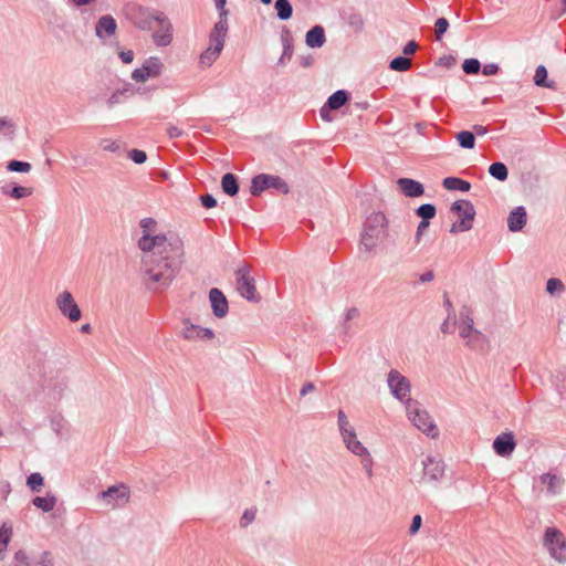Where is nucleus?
<instances>
[{"label":"nucleus","instance_id":"1","mask_svg":"<svg viewBox=\"0 0 566 566\" xmlns=\"http://www.w3.org/2000/svg\"><path fill=\"white\" fill-rule=\"evenodd\" d=\"M138 248L143 251L142 273L146 287L150 291L166 290L181 269L185 249L178 234L170 238L142 235Z\"/></svg>","mask_w":566,"mask_h":566},{"label":"nucleus","instance_id":"2","mask_svg":"<svg viewBox=\"0 0 566 566\" xmlns=\"http://www.w3.org/2000/svg\"><path fill=\"white\" fill-rule=\"evenodd\" d=\"M160 11L151 10L135 2H129L124 7V14L137 29L150 31L155 27Z\"/></svg>","mask_w":566,"mask_h":566},{"label":"nucleus","instance_id":"3","mask_svg":"<svg viewBox=\"0 0 566 566\" xmlns=\"http://www.w3.org/2000/svg\"><path fill=\"white\" fill-rule=\"evenodd\" d=\"M406 411L409 420L420 431L431 438H436L439 434L438 427L433 422L431 416L427 410L420 408V403L413 399L406 400Z\"/></svg>","mask_w":566,"mask_h":566},{"label":"nucleus","instance_id":"4","mask_svg":"<svg viewBox=\"0 0 566 566\" xmlns=\"http://www.w3.org/2000/svg\"><path fill=\"white\" fill-rule=\"evenodd\" d=\"M386 226L387 219L381 212H374L366 219L360 235V244L366 251H371L377 245Z\"/></svg>","mask_w":566,"mask_h":566},{"label":"nucleus","instance_id":"5","mask_svg":"<svg viewBox=\"0 0 566 566\" xmlns=\"http://www.w3.org/2000/svg\"><path fill=\"white\" fill-rule=\"evenodd\" d=\"M451 211L460 218L451 228V233L467 232L472 229L475 217V209L469 200H457L451 206Z\"/></svg>","mask_w":566,"mask_h":566},{"label":"nucleus","instance_id":"6","mask_svg":"<svg viewBox=\"0 0 566 566\" xmlns=\"http://www.w3.org/2000/svg\"><path fill=\"white\" fill-rule=\"evenodd\" d=\"M543 545L556 562L559 564L566 563V537L558 528H546L543 537Z\"/></svg>","mask_w":566,"mask_h":566},{"label":"nucleus","instance_id":"7","mask_svg":"<svg viewBox=\"0 0 566 566\" xmlns=\"http://www.w3.org/2000/svg\"><path fill=\"white\" fill-rule=\"evenodd\" d=\"M269 189H275L283 195L290 192L289 185L280 176L259 174L252 178L250 187L252 196H260L263 191Z\"/></svg>","mask_w":566,"mask_h":566},{"label":"nucleus","instance_id":"8","mask_svg":"<svg viewBox=\"0 0 566 566\" xmlns=\"http://www.w3.org/2000/svg\"><path fill=\"white\" fill-rule=\"evenodd\" d=\"M250 266L244 264L237 270V290L240 295L248 301L258 302L260 296L256 294L255 281L250 275Z\"/></svg>","mask_w":566,"mask_h":566},{"label":"nucleus","instance_id":"9","mask_svg":"<svg viewBox=\"0 0 566 566\" xmlns=\"http://www.w3.org/2000/svg\"><path fill=\"white\" fill-rule=\"evenodd\" d=\"M388 387L390 389L391 395L406 403L407 399L410 398L411 385L407 377H405L397 369H391L388 373L387 377Z\"/></svg>","mask_w":566,"mask_h":566},{"label":"nucleus","instance_id":"10","mask_svg":"<svg viewBox=\"0 0 566 566\" xmlns=\"http://www.w3.org/2000/svg\"><path fill=\"white\" fill-rule=\"evenodd\" d=\"M164 64L157 56H150L147 59L142 67L133 71L132 78L135 82H146L148 78L158 77L161 74Z\"/></svg>","mask_w":566,"mask_h":566},{"label":"nucleus","instance_id":"11","mask_svg":"<svg viewBox=\"0 0 566 566\" xmlns=\"http://www.w3.org/2000/svg\"><path fill=\"white\" fill-rule=\"evenodd\" d=\"M56 306L62 315L69 318L72 323L78 322L82 317V312L72 293L69 291H63L57 295Z\"/></svg>","mask_w":566,"mask_h":566},{"label":"nucleus","instance_id":"12","mask_svg":"<svg viewBox=\"0 0 566 566\" xmlns=\"http://www.w3.org/2000/svg\"><path fill=\"white\" fill-rule=\"evenodd\" d=\"M155 24L158 25L153 34V41L157 46H168L172 42V24L164 12H159Z\"/></svg>","mask_w":566,"mask_h":566},{"label":"nucleus","instance_id":"13","mask_svg":"<svg viewBox=\"0 0 566 566\" xmlns=\"http://www.w3.org/2000/svg\"><path fill=\"white\" fill-rule=\"evenodd\" d=\"M98 496L104 500L107 505L116 507L128 502L129 490L124 484L113 485L109 486L106 491L101 492Z\"/></svg>","mask_w":566,"mask_h":566},{"label":"nucleus","instance_id":"14","mask_svg":"<svg viewBox=\"0 0 566 566\" xmlns=\"http://www.w3.org/2000/svg\"><path fill=\"white\" fill-rule=\"evenodd\" d=\"M423 467V480L429 482L439 481L444 474V463L441 459H437L434 457H427L422 461Z\"/></svg>","mask_w":566,"mask_h":566},{"label":"nucleus","instance_id":"15","mask_svg":"<svg viewBox=\"0 0 566 566\" xmlns=\"http://www.w3.org/2000/svg\"><path fill=\"white\" fill-rule=\"evenodd\" d=\"M515 447L516 443L512 432L501 433L493 441V449L500 457L511 455Z\"/></svg>","mask_w":566,"mask_h":566},{"label":"nucleus","instance_id":"16","mask_svg":"<svg viewBox=\"0 0 566 566\" xmlns=\"http://www.w3.org/2000/svg\"><path fill=\"white\" fill-rule=\"evenodd\" d=\"M209 300L212 313L216 317L222 318L228 314L229 305L224 294L217 287L209 291Z\"/></svg>","mask_w":566,"mask_h":566},{"label":"nucleus","instance_id":"17","mask_svg":"<svg viewBox=\"0 0 566 566\" xmlns=\"http://www.w3.org/2000/svg\"><path fill=\"white\" fill-rule=\"evenodd\" d=\"M182 336L188 340L212 339L214 337V333L210 328L200 327L189 321H185Z\"/></svg>","mask_w":566,"mask_h":566},{"label":"nucleus","instance_id":"18","mask_svg":"<svg viewBox=\"0 0 566 566\" xmlns=\"http://www.w3.org/2000/svg\"><path fill=\"white\" fill-rule=\"evenodd\" d=\"M399 190L409 198H418L424 193L423 185L415 179L399 178L397 180Z\"/></svg>","mask_w":566,"mask_h":566},{"label":"nucleus","instance_id":"19","mask_svg":"<svg viewBox=\"0 0 566 566\" xmlns=\"http://www.w3.org/2000/svg\"><path fill=\"white\" fill-rule=\"evenodd\" d=\"M0 191L6 197L20 200L30 197L33 193V188L8 182L0 187Z\"/></svg>","mask_w":566,"mask_h":566},{"label":"nucleus","instance_id":"20","mask_svg":"<svg viewBox=\"0 0 566 566\" xmlns=\"http://www.w3.org/2000/svg\"><path fill=\"white\" fill-rule=\"evenodd\" d=\"M527 221V213L524 207L520 206L514 208L507 218V227L512 232L521 231Z\"/></svg>","mask_w":566,"mask_h":566},{"label":"nucleus","instance_id":"21","mask_svg":"<svg viewBox=\"0 0 566 566\" xmlns=\"http://www.w3.org/2000/svg\"><path fill=\"white\" fill-rule=\"evenodd\" d=\"M228 11H220V19L214 24L212 31L209 35V42L210 43H217L222 42V45H224V39L228 32V20H227Z\"/></svg>","mask_w":566,"mask_h":566},{"label":"nucleus","instance_id":"22","mask_svg":"<svg viewBox=\"0 0 566 566\" xmlns=\"http://www.w3.org/2000/svg\"><path fill=\"white\" fill-rule=\"evenodd\" d=\"M117 28L116 21L112 15H103L96 23L95 32L101 39L111 36L115 33Z\"/></svg>","mask_w":566,"mask_h":566},{"label":"nucleus","instance_id":"23","mask_svg":"<svg viewBox=\"0 0 566 566\" xmlns=\"http://www.w3.org/2000/svg\"><path fill=\"white\" fill-rule=\"evenodd\" d=\"M326 41L325 31L322 25H315L310 29L305 36L306 45L310 48H322Z\"/></svg>","mask_w":566,"mask_h":566},{"label":"nucleus","instance_id":"24","mask_svg":"<svg viewBox=\"0 0 566 566\" xmlns=\"http://www.w3.org/2000/svg\"><path fill=\"white\" fill-rule=\"evenodd\" d=\"M342 438L346 448L355 455H361L368 451V449L357 439L356 431L346 433L342 436Z\"/></svg>","mask_w":566,"mask_h":566},{"label":"nucleus","instance_id":"25","mask_svg":"<svg viewBox=\"0 0 566 566\" xmlns=\"http://www.w3.org/2000/svg\"><path fill=\"white\" fill-rule=\"evenodd\" d=\"M69 378L64 371H57L55 376L46 379L48 387L55 394L61 395L67 387Z\"/></svg>","mask_w":566,"mask_h":566},{"label":"nucleus","instance_id":"26","mask_svg":"<svg viewBox=\"0 0 566 566\" xmlns=\"http://www.w3.org/2000/svg\"><path fill=\"white\" fill-rule=\"evenodd\" d=\"M222 49V42L210 43V46L201 53L200 63L210 66L218 59Z\"/></svg>","mask_w":566,"mask_h":566},{"label":"nucleus","instance_id":"27","mask_svg":"<svg viewBox=\"0 0 566 566\" xmlns=\"http://www.w3.org/2000/svg\"><path fill=\"white\" fill-rule=\"evenodd\" d=\"M350 94L345 90H338L333 93L325 103L329 109L336 111L349 101Z\"/></svg>","mask_w":566,"mask_h":566},{"label":"nucleus","instance_id":"28","mask_svg":"<svg viewBox=\"0 0 566 566\" xmlns=\"http://www.w3.org/2000/svg\"><path fill=\"white\" fill-rule=\"evenodd\" d=\"M221 188L228 196H235L239 192V182L237 176L231 172L224 174L221 178Z\"/></svg>","mask_w":566,"mask_h":566},{"label":"nucleus","instance_id":"29","mask_svg":"<svg viewBox=\"0 0 566 566\" xmlns=\"http://www.w3.org/2000/svg\"><path fill=\"white\" fill-rule=\"evenodd\" d=\"M541 482L547 486L549 494H556L558 489L563 485L564 479L552 473H544L539 476Z\"/></svg>","mask_w":566,"mask_h":566},{"label":"nucleus","instance_id":"30","mask_svg":"<svg viewBox=\"0 0 566 566\" xmlns=\"http://www.w3.org/2000/svg\"><path fill=\"white\" fill-rule=\"evenodd\" d=\"M442 185L448 190L467 192L471 189V184L459 177H447L443 179Z\"/></svg>","mask_w":566,"mask_h":566},{"label":"nucleus","instance_id":"31","mask_svg":"<svg viewBox=\"0 0 566 566\" xmlns=\"http://www.w3.org/2000/svg\"><path fill=\"white\" fill-rule=\"evenodd\" d=\"M56 502L57 499L52 494H46V496H35L32 500V504L43 512H51L55 507Z\"/></svg>","mask_w":566,"mask_h":566},{"label":"nucleus","instance_id":"32","mask_svg":"<svg viewBox=\"0 0 566 566\" xmlns=\"http://www.w3.org/2000/svg\"><path fill=\"white\" fill-rule=\"evenodd\" d=\"M534 84L539 87L555 88V82L547 80V70L544 65H538L535 70Z\"/></svg>","mask_w":566,"mask_h":566},{"label":"nucleus","instance_id":"33","mask_svg":"<svg viewBox=\"0 0 566 566\" xmlns=\"http://www.w3.org/2000/svg\"><path fill=\"white\" fill-rule=\"evenodd\" d=\"M465 340L467 345L474 350H483L488 344L486 336L478 329H475Z\"/></svg>","mask_w":566,"mask_h":566},{"label":"nucleus","instance_id":"34","mask_svg":"<svg viewBox=\"0 0 566 566\" xmlns=\"http://www.w3.org/2000/svg\"><path fill=\"white\" fill-rule=\"evenodd\" d=\"M157 222L153 218H144L140 220V228L143 229V235H148L149 238H170L171 232L168 234H154Z\"/></svg>","mask_w":566,"mask_h":566},{"label":"nucleus","instance_id":"35","mask_svg":"<svg viewBox=\"0 0 566 566\" xmlns=\"http://www.w3.org/2000/svg\"><path fill=\"white\" fill-rule=\"evenodd\" d=\"M274 8L277 18L283 21L289 20L293 14V8L289 0H275Z\"/></svg>","mask_w":566,"mask_h":566},{"label":"nucleus","instance_id":"36","mask_svg":"<svg viewBox=\"0 0 566 566\" xmlns=\"http://www.w3.org/2000/svg\"><path fill=\"white\" fill-rule=\"evenodd\" d=\"M15 135V125L14 123L7 118L0 117V137L4 139L12 140Z\"/></svg>","mask_w":566,"mask_h":566},{"label":"nucleus","instance_id":"37","mask_svg":"<svg viewBox=\"0 0 566 566\" xmlns=\"http://www.w3.org/2000/svg\"><path fill=\"white\" fill-rule=\"evenodd\" d=\"M12 537V527L6 523L0 527V560L4 558V552Z\"/></svg>","mask_w":566,"mask_h":566},{"label":"nucleus","instance_id":"38","mask_svg":"<svg viewBox=\"0 0 566 566\" xmlns=\"http://www.w3.org/2000/svg\"><path fill=\"white\" fill-rule=\"evenodd\" d=\"M489 174L499 181H505L509 177L507 167L500 161L490 165Z\"/></svg>","mask_w":566,"mask_h":566},{"label":"nucleus","instance_id":"39","mask_svg":"<svg viewBox=\"0 0 566 566\" xmlns=\"http://www.w3.org/2000/svg\"><path fill=\"white\" fill-rule=\"evenodd\" d=\"M457 140L462 148L472 149L475 146V136L472 132L461 130L457 134Z\"/></svg>","mask_w":566,"mask_h":566},{"label":"nucleus","instance_id":"40","mask_svg":"<svg viewBox=\"0 0 566 566\" xmlns=\"http://www.w3.org/2000/svg\"><path fill=\"white\" fill-rule=\"evenodd\" d=\"M411 60L407 56H397L389 63V69L397 72H406L411 67Z\"/></svg>","mask_w":566,"mask_h":566},{"label":"nucleus","instance_id":"41","mask_svg":"<svg viewBox=\"0 0 566 566\" xmlns=\"http://www.w3.org/2000/svg\"><path fill=\"white\" fill-rule=\"evenodd\" d=\"M436 213L437 209L432 203H423L416 209V214L421 218V220L430 221V219L434 218Z\"/></svg>","mask_w":566,"mask_h":566},{"label":"nucleus","instance_id":"42","mask_svg":"<svg viewBox=\"0 0 566 566\" xmlns=\"http://www.w3.org/2000/svg\"><path fill=\"white\" fill-rule=\"evenodd\" d=\"M360 458V463L363 467V470L365 471L368 479H371L374 476V460L369 451L363 453L361 455H358Z\"/></svg>","mask_w":566,"mask_h":566},{"label":"nucleus","instance_id":"43","mask_svg":"<svg viewBox=\"0 0 566 566\" xmlns=\"http://www.w3.org/2000/svg\"><path fill=\"white\" fill-rule=\"evenodd\" d=\"M337 420H338V428H339L342 436L355 431L354 427L349 423L348 418L343 410L338 411Z\"/></svg>","mask_w":566,"mask_h":566},{"label":"nucleus","instance_id":"44","mask_svg":"<svg viewBox=\"0 0 566 566\" xmlns=\"http://www.w3.org/2000/svg\"><path fill=\"white\" fill-rule=\"evenodd\" d=\"M7 169L12 172H29L31 165L27 161L13 159L8 163Z\"/></svg>","mask_w":566,"mask_h":566},{"label":"nucleus","instance_id":"45","mask_svg":"<svg viewBox=\"0 0 566 566\" xmlns=\"http://www.w3.org/2000/svg\"><path fill=\"white\" fill-rule=\"evenodd\" d=\"M449 21L446 18H439L434 24L436 40L440 41L444 33L448 31Z\"/></svg>","mask_w":566,"mask_h":566},{"label":"nucleus","instance_id":"46","mask_svg":"<svg viewBox=\"0 0 566 566\" xmlns=\"http://www.w3.org/2000/svg\"><path fill=\"white\" fill-rule=\"evenodd\" d=\"M31 566H54L52 554L50 552H43L39 558L32 559Z\"/></svg>","mask_w":566,"mask_h":566},{"label":"nucleus","instance_id":"47","mask_svg":"<svg viewBox=\"0 0 566 566\" xmlns=\"http://www.w3.org/2000/svg\"><path fill=\"white\" fill-rule=\"evenodd\" d=\"M462 69L467 74H476L481 69V64L476 59H467L462 64Z\"/></svg>","mask_w":566,"mask_h":566},{"label":"nucleus","instance_id":"48","mask_svg":"<svg viewBox=\"0 0 566 566\" xmlns=\"http://www.w3.org/2000/svg\"><path fill=\"white\" fill-rule=\"evenodd\" d=\"M43 483V476L38 472L31 473L27 480V484L32 491H39V488L42 486Z\"/></svg>","mask_w":566,"mask_h":566},{"label":"nucleus","instance_id":"49","mask_svg":"<svg viewBox=\"0 0 566 566\" xmlns=\"http://www.w3.org/2000/svg\"><path fill=\"white\" fill-rule=\"evenodd\" d=\"M546 291L549 294L564 291V284L559 279L552 277L546 283Z\"/></svg>","mask_w":566,"mask_h":566},{"label":"nucleus","instance_id":"50","mask_svg":"<svg viewBox=\"0 0 566 566\" xmlns=\"http://www.w3.org/2000/svg\"><path fill=\"white\" fill-rule=\"evenodd\" d=\"M255 515H256V509L245 510L241 516L240 525L242 527H247L250 523H252L255 520Z\"/></svg>","mask_w":566,"mask_h":566},{"label":"nucleus","instance_id":"51","mask_svg":"<svg viewBox=\"0 0 566 566\" xmlns=\"http://www.w3.org/2000/svg\"><path fill=\"white\" fill-rule=\"evenodd\" d=\"M128 158H130L135 164H144L147 159V155L144 150L132 149L128 153Z\"/></svg>","mask_w":566,"mask_h":566},{"label":"nucleus","instance_id":"52","mask_svg":"<svg viewBox=\"0 0 566 566\" xmlns=\"http://www.w3.org/2000/svg\"><path fill=\"white\" fill-rule=\"evenodd\" d=\"M126 90H118L114 92L107 99L106 104L108 108H112L114 105L122 103L123 96L125 95Z\"/></svg>","mask_w":566,"mask_h":566},{"label":"nucleus","instance_id":"53","mask_svg":"<svg viewBox=\"0 0 566 566\" xmlns=\"http://www.w3.org/2000/svg\"><path fill=\"white\" fill-rule=\"evenodd\" d=\"M102 147L104 150L112 151V153H119L122 149V145L119 143L111 140V139H104L102 142Z\"/></svg>","mask_w":566,"mask_h":566},{"label":"nucleus","instance_id":"54","mask_svg":"<svg viewBox=\"0 0 566 566\" xmlns=\"http://www.w3.org/2000/svg\"><path fill=\"white\" fill-rule=\"evenodd\" d=\"M14 559L19 564L18 566H31V562L29 556L24 551H18L14 554Z\"/></svg>","mask_w":566,"mask_h":566},{"label":"nucleus","instance_id":"55","mask_svg":"<svg viewBox=\"0 0 566 566\" xmlns=\"http://www.w3.org/2000/svg\"><path fill=\"white\" fill-rule=\"evenodd\" d=\"M429 224L430 223L428 220H421L419 222V224L417 227L416 235H415V241L417 244L421 241V238H422L424 231L428 229Z\"/></svg>","mask_w":566,"mask_h":566},{"label":"nucleus","instance_id":"56","mask_svg":"<svg viewBox=\"0 0 566 566\" xmlns=\"http://www.w3.org/2000/svg\"><path fill=\"white\" fill-rule=\"evenodd\" d=\"M200 201H201V205L207 209H210V208H213L217 206L216 198L210 193L202 195L200 197Z\"/></svg>","mask_w":566,"mask_h":566},{"label":"nucleus","instance_id":"57","mask_svg":"<svg viewBox=\"0 0 566 566\" xmlns=\"http://www.w3.org/2000/svg\"><path fill=\"white\" fill-rule=\"evenodd\" d=\"M421 524H422V517L417 514L412 517V522H411V525L409 527V533L411 535H415L421 527Z\"/></svg>","mask_w":566,"mask_h":566},{"label":"nucleus","instance_id":"58","mask_svg":"<svg viewBox=\"0 0 566 566\" xmlns=\"http://www.w3.org/2000/svg\"><path fill=\"white\" fill-rule=\"evenodd\" d=\"M497 72H499V65L495 63H488L482 69V73L486 76L494 75Z\"/></svg>","mask_w":566,"mask_h":566},{"label":"nucleus","instance_id":"59","mask_svg":"<svg viewBox=\"0 0 566 566\" xmlns=\"http://www.w3.org/2000/svg\"><path fill=\"white\" fill-rule=\"evenodd\" d=\"M418 50V44L416 41H409L402 49V53L405 55H411Z\"/></svg>","mask_w":566,"mask_h":566},{"label":"nucleus","instance_id":"60","mask_svg":"<svg viewBox=\"0 0 566 566\" xmlns=\"http://www.w3.org/2000/svg\"><path fill=\"white\" fill-rule=\"evenodd\" d=\"M460 316H461V319H462V324L464 325H471L473 327V318L471 316V312L469 308H464L461 313H460Z\"/></svg>","mask_w":566,"mask_h":566},{"label":"nucleus","instance_id":"61","mask_svg":"<svg viewBox=\"0 0 566 566\" xmlns=\"http://www.w3.org/2000/svg\"><path fill=\"white\" fill-rule=\"evenodd\" d=\"M475 331L474 327H472L471 325H464V324H461L460 326V336L463 338V339H468L470 335H472V333Z\"/></svg>","mask_w":566,"mask_h":566},{"label":"nucleus","instance_id":"62","mask_svg":"<svg viewBox=\"0 0 566 566\" xmlns=\"http://www.w3.org/2000/svg\"><path fill=\"white\" fill-rule=\"evenodd\" d=\"M119 57L122 60L123 63L125 64H129L133 62L134 60V52L132 50H128V51H122L119 53Z\"/></svg>","mask_w":566,"mask_h":566},{"label":"nucleus","instance_id":"63","mask_svg":"<svg viewBox=\"0 0 566 566\" xmlns=\"http://www.w3.org/2000/svg\"><path fill=\"white\" fill-rule=\"evenodd\" d=\"M167 134L170 138H178V137L182 136L184 132L180 128H178L177 126L170 125L167 128Z\"/></svg>","mask_w":566,"mask_h":566},{"label":"nucleus","instance_id":"64","mask_svg":"<svg viewBox=\"0 0 566 566\" xmlns=\"http://www.w3.org/2000/svg\"><path fill=\"white\" fill-rule=\"evenodd\" d=\"M285 34H286V36H289V31H286ZM283 41H284L283 56H287L290 59L292 56V53H293V46L287 41V38L283 36Z\"/></svg>","mask_w":566,"mask_h":566}]
</instances>
